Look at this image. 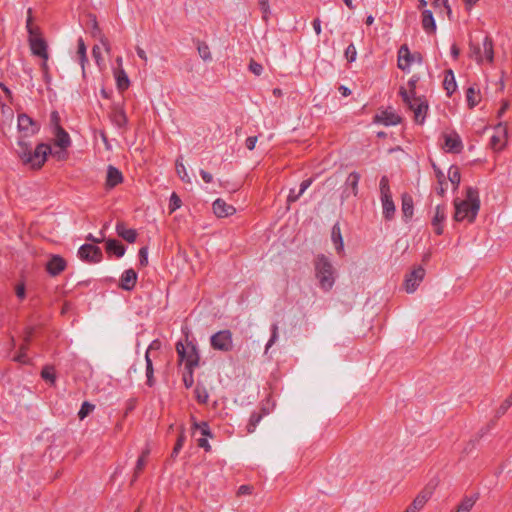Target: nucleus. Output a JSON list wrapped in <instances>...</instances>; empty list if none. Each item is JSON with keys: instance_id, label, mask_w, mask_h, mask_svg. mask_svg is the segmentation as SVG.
I'll return each instance as SVG.
<instances>
[{"instance_id": "nucleus-1", "label": "nucleus", "mask_w": 512, "mask_h": 512, "mask_svg": "<svg viewBox=\"0 0 512 512\" xmlns=\"http://www.w3.org/2000/svg\"><path fill=\"white\" fill-rule=\"evenodd\" d=\"M52 134V144H38L33 152L34 158L46 160L48 156L58 159L67 156V149L71 146V138L69 134L59 125V123H56L52 128Z\"/></svg>"}, {"instance_id": "nucleus-2", "label": "nucleus", "mask_w": 512, "mask_h": 512, "mask_svg": "<svg viewBox=\"0 0 512 512\" xmlns=\"http://www.w3.org/2000/svg\"><path fill=\"white\" fill-rule=\"evenodd\" d=\"M455 213L454 220L461 222L467 220L469 223H473L480 210V197L479 191L475 187H467L466 198L463 200H454Z\"/></svg>"}, {"instance_id": "nucleus-3", "label": "nucleus", "mask_w": 512, "mask_h": 512, "mask_svg": "<svg viewBox=\"0 0 512 512\" xmlns=\"http://www.w3.org/2000/svg\"><path fill=\"white\" fill-rule=\"evenodd\" d=\"M416 82L417 80L411 79L408 82V85L410 86V91L401 88L399 93L407 108L413 112L415 122L418 124H423L429 106L427 100L424 97L415 96L414 89Z\"/></svg>"}, {"instance_id": "nucleus-4", "label": "nucleus", "mask_w": 512, "mask_h": 512, "mask_svg": "<svg viewBox=\"0 0 512 512\" xmlns=\"http://www.w3.org/2000/svg\"><path fill=\"white\" fill-rule=\"evenodd\" d=\"M27 14H28V16H27V21H26V28H27V31L29 34L28 41H29L31 52H32V54L43 59L42 69L45 72H47V69H48L47 44H46L45 40L41 37L38 28H36L32 25V10H31V8L28 9Z\"/></svg>"}, {"instance_id": "nucleus-5", "label": "nucleus", "mask_w": 512, "mask_h": 512, "mask_svg": "<svg viewBox=\"0 0 512 512\" xmlns=\"http://www.w3.org/2000/svg\"><path fill=\"white\" fill-rule=\"evenodd\" d=\"M314 267L320 288L330 291L335 283V270L332 263L324 254H319L314 260Z\"/></svg>"}, {"instance_id": "nucleus-6", "label": "nucleus", "mask_w": 512, "mask_h": 512, "mask_svg": "<svg viewBox=\"0 0 512 512\" xmlns=\"http://www.w3.org/2000/svg\"><path fill=\"white\" fill-rule=\"evenodd\" d=\"M470 57L477 63H483L484 61L493 62L494 50L492 39L485 36L481 44L470 43Z\"/></svg>"}, {"instance_id": "nucleus-7", "label": "nucleus", "mask_w": 512, "mask_h": 512, "mask_svg": "<svg viewBox=\"0 0 512 512\" xmlns=\"http://www.w3.org/2000/svg\"><path fill=\"white\" fill-rule=\"evenodd\" d=\"M380 200L383 207V217L385 220L390 221L395 215V204L392 200V193L390 191L389 179L387 176H382L379 181Z\"/></svg>"}, {"instance_id": "nucleus-8", "label": "nucleus", "mask_w": 512, "mask_h": 512, "mask_svg": "<svg viewBox=\"0 0 512 512\" xmlns=\"http://www.w3.org/2000/svg\"><path fill=\"white\" fill-rule=\"evenodd\" d=\"M176 352L180 361L185 362V369L196 368L199 366L200 355L197 346L188 342L185 346L182 342L176 343Z\"/></svg>"}, {"instance_id": "nucleus-9", "label": "nucleus", "mask_w": 512, "mask_h": 512, "mask_svg": "<svg viewBox=\"0 0 512 512\" xmlns=\"http://www.w3.org/2000/svg\"><path fill=\"white\" fill-rule=\"evenodd\" d=\"M210 345L216 351L224 353L233 349L232 332L229 329L220 330L210 337Z\"/></svg>"}, {"instance_id": "nucleus-10", "label": "nucleus", "mask_w": 512, "mask_h": 512, "mask_svg": "<svg viewBox=\"0 0 512 512\" xmlns=\"http://www.w3.org/2000/svg\"><path fill=\"white\" fill-rule=\"evenodd\" d=\"M78 257L88 263H99L103 259L102 250L93 244H83L78 249Z\"/></svg>"}, {"instance_id": "nucleus-11", "label": "nucleus", "mask_w": 512, "mask_h": 512, "mask_svg": "<svg viewBox=\"0 0 512 512\" xmlns=\"http://www.w3.org/2000/svg\"><path fill=\"white\" fill-rule=\"evenodd\" d=\"M17 122L18 130L24 137L33 136L40 130L39 123L25 113L18 115Z\"/></svg>"}, {"instance_id": "nucleus-12", "label": "nucleus", "mask_w": 512, "mask_h": 512, "mask_svg": "<svg viewBox=\"0 0 512 512\" xmlns=\"http://www.w3.org/2000/svg\"><path fill=\"white\" fill-rule=\"evenodd\" d=\"M360 180V174L357 172H351L344 183L342 193H341V201H345L350 197H356L358 194V184Z\"/></svg>"}, {"instance_id": "nucleus-13", "label": "nucleus", "mask_w": 512, "mask_h": 512, "mask_svg": "<svg viewBox=\"0 0 512 512\" xmlns=\"http://www.w3.org/2000/svg\"><path fill=\"white\" fill-rule=\"evenodd\" d=\"M425 276V269L422 266L414 268L405 278V290L408 293H413Z\"/></svg>"}, {"instance_id": "nucleus-14", "label": "nucleus", "mask_w": 512, "mask_h": 512, "mask_svg": "<svg viewBox=\"0 0 512 512\" xmlns=\"http://www.w3.org/2000/svg\"><path fill=\"white\" fill-rule=\"evenodd\" d=\"M137 279L138 274L134 269H126L120 277L118 286L125 291H132L137 284Z\"/></svg>"}, {"instance_id": "nucleus-15", "label": "nucleus", "mask_w": 512, "mask_h": 512, "mask_svg": "<svg viewBox=\"0 0 512 512\" xmlns=\"http://www.w3.org/2000/svg\"><path fill=\"white\" fill-rule=\"evenodd\" d=\"M376 123H382L385 126L397 125L401 121V117L392 109L383 110L374 117Z\"/></svg>"}, {"instance_id": "nucleus-16", "label": "nucleus", "mask_w": 512, "mask_h": 512, "mask_svg": "<svg viewBox=\"0 0 512 512\" xmlns=\"http://www.w3.org/2000/svg\"><path fill=\"white\" fill-rule=\"evenodd\" d=\"M446 220V206L445 205H437L435 208V214L432 218V226L437 235L443 234V223Z\"/></svg>"}, {"instance_id": "nucleus-17", "label": "nucleus", "mask_w": 512, "mask_h": 512, "mask_svg": "<svg viewBox=\"0 0 512 512\" xmlns=\"http://www.w3.org/2000/svg\"><path fill=\"white\" fill-rule=\"evenodd\" d=\"M66 261L59 255H53L46 264V270L51 276H57L66 268Z\"/></svg>"}, {"instance_id": "nucleus-18", "label": "nucleus", "mask_w": 512, "mask_h": 512, "mask_svg": "<svg viewBox=\"0 0 512 512\" xmlns=\"http://www.w3.org/2000/svg\"><path fill=\"white\" fill-rule=\"evenodd\" d=\"M213 212L219 218L228 217L236 212V209L232 205H228L223 199H216L213 202Z\"/></svg>"}, {"instance_id": "nucleus-19", "label": "nucleus", "mask_w": 512, "mask_h": 512, "mask_svg": "<svg viewBox=\"0 0 512 512\" xmlns=\"http://www.w3.org/2000/svg\"><path fill=\"white\" fill-rule=\"evenodd\" d=\"M111 121L119 128L127 124V116L121 104L114 103L110 113Z\"/></svg>"}, {"instance_id": "nucleus-20", "label": "nucleus", "mask_w": 512, "mask_h": 512, "mask_svg": "<svg viewBox=\"0 0 512 512\" xmlns=\"http://www.w3.org/2000/svg\"><path fill=\"white\" fill-rule=\"evenodd\" d=\"M115 229L118 236L128 243H134L136 241L137 231L133 228H128L124 222H117Z\"/></svg>"}, {"instance_id": "nucleus-21", "label": "nucleus", "mask_w": 512, "mask_h": 512, "mask_svg": "<svg viewBox=\"0 0 512 512\" xmlns=\"http://www.w3.org/2000/svg\"><path fill=\"white\" fill-rule=\"evenodd\" d=\"M123 182L122 172L116 167L109 165L107 168L106 175V186L108 188H114L118 184Z\"/></svg>"}, {"instance_id": "nucleus-22", "label": "nucleus", "mask_w": 512, "mask_h": 512, "mask_svg": "<svg viewBox=\"0 0 512 512\" xmlns=\"http://www.w3.org/2000/svg\"><path fill=\"white\" fill-rule=\"evenodd\" d=\"M106 252L109 255H115L117 258H121L124 256L126 248L120 241L108 239L106 241Z\"/></svg>"}, {"instance_id": "nucleus-23", "label": "nucleus", "mask_w": 512, "mask_h": 512, "mask_svg": "<svg viewBox=\"0 0 512 512\" xmlns=\"http://www.w3.org/2000/svg\"><path fill=\"white\" fill-rule=\"evenodd\" d=\"M401 200H402L401 210H402L403 218L406 222H408L412 218L413 212H414L413 198L411 195L404 193L402 195Z\"/></svg>"}, {"instance_id": "nucleus-24", "label": "nucleus", "mask_w": 512, "mask_h": 512, "mask_svg": "<svg viewBox=\"0 0 512 512\" xmlns=\"http://www.w3.org/2000/svg\"><path fill=\"white\" fill-rule=\"evenodd\" d=\"M412 62V55L406 45H402L398 51V67L401 70L409 69Z\"/></svg>"}, {"instance_id": "nucleus-25", "label": "nucleus", "mask_w": 512, "mask_h": 512, "mask_svg": "<svg viewBox=\"0 0 512 512\" xmlns=\"http://www.w3.org/2000/svg\"><path fill=\"white\" fill-rule=\"evenodd\" d=\"M431 496L432 490L426 488L416 496V498L413 500L412 504L409 507L418 512L424 507V505L431 498Z\"/></svg>"}, {"instance_id": "nucleus-26", "label": "nucleus", "mask_w": 512, "mask_h": 512, "mask_svg": "<svg viewBox=\"0 0 512 512\" xmlns=\"http://www.w3.org/2000/svg\"><path fill=\"white\" fill-rule=\"evenodd\" d=\"M422 27L424 31L428 34H433L436 31V22L433 17L431 10H424L422 12Z\"/></svg>"}, {"instance_id": "nucleus-27", "label": "nucleus", "mask_w": 512, "mask_h": 512, "mask_svg": "<svg viewBox=\"0 0 512 512\" xmlns=\"http://www.w3.org/2000/svg\"><path fill=\"white\" fill-rule=\"evenodd\" d=\"M443 87L448 96H451L457 89L455 76L451 69L445 71Z\"/></svg>"}, {"instance_id": "nucleus-28", "label": "nucleus", "mask_w": 512, "mask_h": 512, "mask_svg": "<svg viewBox=\"0 0 512 512\" xmlns=\"http://www.w3.org/2000/svg\"><path fill=\"white\" fill-rule=\"evenodd\" d=\"M466 100L469 108H474L481 101L480 90L475 86H470L466 90Z\"/></svg>"}, {"instance_id": "nucleus-29", "label": "nucleus", "mask_w": 512, "mask_h": 512, "mask_svg": "<svg viewBox=\"0 0 512 512\" xmlns=\"http://www.w3.org/2000/svg\"><path fill=\"white\" fill-rule=\"evenodd\" d=\"M114 76L116 79L117 87L119 90L124 91L128 89L130 85L129 78L123 68H117L114 71Z\"/></svg>"}, {"instance_id": "nucleus-30", "label": "nucleus", "mask_w": 512, "mask_h": 512, "mask_svg": "<svg viewBox=\"0 0 512 512\" xmlns=\"http://www.w3.org/2000/svg\"><path fill=\"white\" fill-rule=\"evenodd\" d=\"M331 238L335 245L336 251L338 253L342 252L344 249V243H343V238H342L339 223H336L333 225L332 232H331Z\"/></svg>"}, {"instance_id": "nucleus-31", "label": "nucleus", "mask_w": 512, "mask_h": 512, "mask_svg": "<svg viewBox=\"0 0 512 512\" xmlns=\"http://www.w3.org/2000/svg\"><path fill=\"white\" fill-rule=\"evenodd\" d=\"M445 149L449 152H458L461 149V140L458 135L450 134L445 136Z\"/></svg>"}, {"instance_id": "nucleus-32", "label": "nucleus", "mask_w": 512, "mask_h": 512, "mask_svg": "<svg viewBox=\"0 0 512 512\" xmlns=\"http://www.w3.org/2000/svg\"><path fill=\"white\" fill-rule=\"evenodd\" d=\"M496 129H497V131L499 133H502V136H500V135H493L491 137V139H490V145H491V147L494 150H499L504 145V138L506 136V129H505V127L502 126L501 123L497 126Z\"/></svg>"}, {"instance_id": "nucleus-33", "label": "nucleus", "mask_w": 512, "mask_h": 512, "mask_svg": "<svg viewBox=\"0 0 512 512\" xmlns=\"http://www.w3.org/2000/svg\"><path fill=\"white\" fill-rule=\"evenodd\" d=\"M77 60L79 61L82 70L85 69V64L88 62L87 54H86V45L82 38L77 40V52H76Z\"/></svg>"}, {"instance_id": "nucleus-34", "label": "nucleus", "mask_w": 512, "mask_h": 512, "mask_svg": "<svg viewBox=\"0 0 512 512\" xmlns=\"http://www.w3.org/2000/svg\"><path fill=\"white\" fill-rule=\"evenodd\" d=\"M448 180L453 185L454 190H456L461 182V173L460 169L456 165H451L448 169Z\"/></svg>"}, {"instance_id": "nucleus-35", "label": "nucleus", "mask_w": 512, "mask_h": 512, "mask_svg": "<svg viewBox=\"0 0 512 512\" xmlns=\"http://www.w3.org/2000/svg\"><path fill=\"white\" fill-rule=\"evenodd\" d=\"M145 362H146V377H147V385L152 387L154 385V369L152 360L148 354V351L145 353Z\"/></svg>"}, {"instance_id": "nucleus-36", "label": "nucleus", "mask_w": 512, "mask_h": 512, "mask_svg": "<svg viewBox=\"0 0 512 512\" xmlns=\"http://www.w3.org/2000/svg\"><path fill=\"white\" fill-rule=\"evenodd\" d=\"M148 455H149V450L146 449L138 457L137 462H136V466H135V470H134V478H133L132 482L137 479L138 475L141 473V471L145 467V465H146V458H147Z\"/></svg>"}, {"instance_id": "nucleus-37", "label": "nucleus", "mask_w": 512, "mask_h": 512, "mask_svg": "<svg viewBox=\"0 0 512 512\" xmlns=\"http://www.w3.org/2000/svg\"><path fill=\"white\" fill-rule=\"evenodd\" d=\"M41 377L45 380L50 382L51 385H54L56 382V374L55 370L51 366H45L41 371Z\"/></svg>"}, {"instance_id": "nucleus-38", "label": "nucleus", "mask_w": 512, "mask_h": 512, "mask_svg": "<svg viewBox=\"0 0 512 512\" xmlns=\"http://www.w3.org/2000/svg\"><path fill=\"white\" fill-rule=\"evenodd\" d=\"M195 396L199 403L205 404L208 401L209 395L204 386L197 385L195 388Z\"/></svg>"}, {"instance_id": "nucleus-39", "label": "nucleus", "mask_w": 512, "mask_h": 512, "mask_svg": "<svg viewBox=\"0 0 512 512\" xmlns=\"http://www.w3.org/2000/svg\"><path fill=\"white\" fill-rule=\"evenodd\" d=\"M261 419L262 415L260 413H252L247 424V432L253 433Z\"/></svg>"}, {"instance_id": "nucleus-40", "label": "nucleus", "mask_w": 512, "mask_h": 512, "mask_svg": "<svg viewBox=\"0 0 512 512\" xmlns=\"http://www.w3.org/2000/svg\"><path fill=\"white\" fill-rule=\"evenodd\" d=\"M176 172L183 182L191 183V178H190L183 162H176Z\"/></svg>"}, {"instance_id": "nucleus-41", "label": "nucleus", "mask_w": 512, "mask_h": 512, "mask_svg": "<svg viewBox=\"0 0 512 512\" xmlns=\"http://www.w3.org/2000/svg\"><path fill=\"white\" fill-rule=\"evenodd\" d=\"M185 440H186V436H185L184 430H181L179 435H178V437H177V440H176V443L174 445L173 451L171 453L172 457H176L178 455L180 450L183 448Z\"/></svg>"}, {"instance_id": "nucleus-42", "label": "nucleus", "mask_w": 512, "mask_h": 512, "mask_svg": "<svg viewBox=\"0 0 512 512\" xmlns=\"http://www.w3.org/2000/svg\"><path fill=\"white\" fill-rule=\"evenodd\" d=\"M95 409V405L91 404L88 401H84L80 407V410L78 412L79 419L83 420L85 417H87L93 410Z\"/></svg>"}, {"instance_id": "nucleus-43", "label": "nucleus", "mask_w": 512, "mask_h": 512, "mask_svg": "<svg viewBox=\"0 0 512 512\" xmlns=\"http://www.w3.org/2000/svg\"><path fill=\"white\" fill-rule=\"evenodd\" d=\"M28 349V345L27 344H22L20 346V351L19 353L13 357V360L15 362H18V363H21V364H27L29 363V359L27 357V354H26V351Z\"/></svg>"}, {"instance_id": "nucleus-44", "label": "nucleus", "mask_w": 512, "mask_h": 512, "mask_svg": "<svg viewBox=\"0 0 512 512\" xmlns=\"http://www.w3.org/2000/svg\"><path fill=\"white\" fill-rule=\"evenodd\" d=\"M512 406V393L500 404L496 410V417L503 416L507 410Z\"/></svg>"}, {"instance_id": "nucleus-45", "label": "nucleus", "mask_w": 512, "mask_h": 512, "mask_svg": "<svg viewBox=\"0 0 512 512\" xmlns=\"http://www.w3.org/2000/svg\"><path fill=\"white\" fill-rule=\"evenodd\" d=\"M181 205H182V201H181L180 197L177 195L176 192H173L169 199V205H168L169 212L170 213L175 212L177 209H179L181 207Z\"/></svg>"}, {"instance_id": "nucleus-46", "label": "nucleus", "mask_w": 512, "mask_h": 512, "mask_svg": "<svg viewBox=\"0 0 512 512\" xmlns=\"http://www.w3.org/2000/svg\"><path fill=\"white\" fill-rule=\"evenodd\" d=\"M475 504V501L471 498H465L461 501V503L457 506L455 512H470Z\"/></svg>"}, {"instance_id": "nucleus-47", "label": "nucleus", "mask_w": 512, "mask_h": 512, "mask_svg": "<svg viewBox=\"0 0 512 512\" xmlns=\"http://www.w3.org/2000/svg\"><path fill=\"white\" fill-rule=\"evenodd\" d=\"M194 369L195 368L185 369L183 374V383L187 389L191 388L194 384Z\"/></svg>"}, {"instance_id": "nucleus-48", "label": "nucleus", "mask_w": 512, "mask_h": 512, "mask_svg": "<svg viewBox=\"0 0 512 512\" xmlns=\"http://www.w3.org/2000/svg\"><path fill=\"white\" fill-rule=\"evenodd\" d=\"M193 427L196 428V429H199L203 436L210 437V438L213 437V434H212V432L210 430V427H209L207 422H204V421L200 422V423L195 422L193 424Z\"/></svg>"}, {"instance_id": "nucleus-49", "label": "nucleus", "mask_w": 512, "mask_h": 512, "mask_svg": "<svg viewBox=\"0 0 512 512\" xmlns=\"http://www.w3.org/2000/svg\"><path fill=\"white\" fill-rule=\"evenodd\" d=\"M139 264L141 267H145L148 264V247L144 246L139 249L138 252Z\"/></svg>"}, {"instance_id": "nucleus-50", "label": "nucleus", "mask_w": 512, "mask_h": 512, "mask_svg": "<svg viewBox=\"0 0 512 512\" xmlns=\"http://www.w3.org/2000/svg\"><path fill=\"white\" fill-rule=\"evenodd\" d=\"M259 6H260V9L262 11V14H263V19L265 21L268 20L270 14H271V10H270V6H269V0H259Z\"/></svg>"}, {"instance_id": "nucleus-51", "label": "nucleus", "mask_w": 512, "mask_h": 512, "mask_svg": "<svg viewBox=\"0 0 512 512\" xmlns=\"http://www.w3.org/2000/svg\"><path fill=\"white\" fill-rule=\"evenodd\" d=\"M277 338H278V325L274 323L271 326V337L266 344V347H265L266 351H268V349L276 342Z\"/></svg>"}, {"instance_id": "nucleus-52", "label": "nucleus", "mask_w": 512, "mask_h": 512, "mask_svg": "<svg viewBox=\"0 0 512 512\" xmlns=\"http://www.w3.org/2000/svg\"><path fill=\"white\" fill-rule=\"evenodd\" d=\"M15 293L17 298L22 301L26 297V287L24 282L17 283L15 286Z\"/></svg>"}, {"instance_id": "nucleus-53", "label": "nucleus", "mask_w": 512, "mask_h": 512, "mask_svg": "<svg viewBox=\"0 0 512 512\" xmlns=\"http://www.w3.org/2000/svg\"><path fill=\"white\" fill-rule=\"evenodd\" d=\"M357 51L353 44H350L345 50V57L349 62H354L356 60Z\"/></svg>"}, {"instance_id": "nucleus-54", "label": "nucleus", "mask_w": 512, "mask_h": 512, "mask_svg": "<svg viewBox=\"0 0 512 512\" xmlns=\"http://www.w3.org/2000/svg\"><path fill=\"white\" fill-rule=\"evenodd\" d=\"M19 146L22 148V153H23L24 157H26L25 160L31 161L32 160L31 146L22 140L19 141Z\"/></svg>"}, {"instance_id": "nucleus-55", "label": "nucleus", "mask_w": 512, "mask_h": 512, "mask_svg": "<svg viewBox=\"0 0 512 512\" xmlns=\"http://www.w3.org/2000/svg\"><path fill=\"white\" fill-rule=\"evenodd\" d=\"M249 70L256 76H260L263 72V66L254 61V60H251L250 63H249Z\"/></svg>"}, {"instance_id": "nucleus-56", "label": "nucleus", "mask_w": 512, "mask_h": 512, "mask_svg": "<svg viewBox=\"0 0 512 512\" xmlns=\"http://www.w3.org/2000/svg\"><path fill=\"white\" fill-rule=\"evenodd\" d=\"M198 52L201 58L205 61L211 60V53L208 45L202 44L198 47Z\"/></svg>"}, {"instance_id": "nucleus-57", "label": "nucleus", "mask_w": 512, "mask_h": 512, "mask_svg": "<svg viewBox=\"0 0 512 512\" xmlns=\"http://www.w3.org/2000/svg\"><path fill=\"white\" fill-rule=\"evenodd\" d=\"M92 54H93V57L95 59L96 64L99 67H101V65L103 63V58H102V55H101L100 48L98 46H94L93 49H92Z\"/></svg>"}, {"instance_id": "nucleus-58", "label": "nucleus", "mask_w": 512, "mask_h": 512, "mask_svg": "<svg viewBox=\"0 0 512 512\" xmlns=\"http://www.w3.org/2000/svg\"><path fill=\"white\" fill-rule=\"evenodd\" d=\"M432 4L436 9L444 7L447 10V13L449 15L451 14V9L450 6L448 5V0H433Z\"/></svg>"}, {"instance_id": "nucleus-59", "label": "nucleus", "mask_w": 512, "mask_h": 512, "mask_svg": "<svg viewBox=\"0 0 512 512\" xmlns=\"http://www.w3.org/2000/svg\"><path fill=\"white\" fill-rule=\"evenodd\" d=\"M24 166H27L29 170L38 171L42 169L45 162H22Z\"/></svg>"}, {"instance_id": "nucleus-60", "label": "nucleus", "mask_w": 512, "mask_h": 512, "mask_svg": "<svg viewBox=\"0 0 512 512\" xmlns=\"http://www.w3.org/2000/svg\"><path fill=\"white\" fill-rule=\"evenodd\" d=\"M446 190H447V182H443V181L437 182L435 191L440 197H443L445 195Z\"/></svg>"}, {"instance_id": "nucleus-61", "label": "nucleus", "mask_w": 512, "mask_h": 512, "mask_svg": "<svg viewBox=\"0 0 512 512\" xmlns=\"http://www.w3.org/2000/svg\"><path fill=\"white\" fill-rule=\"evenodd\" d=\"M104 237L105 236H104L103 231H100V237H95L93 234L89 233L86 236V240L90 241L91 243L98 244V243H101L104 240Z\"/></svg>"}, {"instance_id": "nucleus-62", "label": "nucleus", "mask_w": 512, "mask_h": 512, "mask_svg": "<svg viewBox=\"0 0 512 512\" xmlns=\"http://www.w3.org/2000/svg\"><path fill=\"white\" fill-rule=\"evenodd\" d=\"M253 487L251 485H241L238 488L237 494L238 495H250L252 494Z\"/></svg>"}, {"instance_id": "nucleus-63", "label": "nucleus", "mask_w": 512, "mask_h": 512, "mask_svg": "<svg viewBox=\"0 0 512 512\" xmlns=\"http://www.w3.org/2000/svg\"><path fill=\"white\" fill-rule=\"evenodd\" d=\"M313 183V178H308L306 180H303L300 184L299 192L300 194H303Z\"/></svg>"}, {"instance_id": "nucleus-64", "label": "nucleus", "mask_w": 512, "mask_h": 512, "mask_svg": "<svg viewBox=\"0 0 512 512\" xmlns=\"http://www.w3.org/2000/svg\"><path fill=\"white\" fill-rule=\"evenodd\" d=\"M301 195L302 194H300V192L296 193L294 189H291L289 192V195L287 197V202L288 203L296 202L301 197Z\"/></svg>"}]
</instances>
